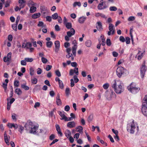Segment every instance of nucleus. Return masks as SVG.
<instances>
[{"label": "nucleus", "mask_w": 147, "mask_h": 147, "mask_svg": "<svg viewBox=\"0 0 147 147\" xmlns=\"http://www.w3.org/2000/svg\"><path fill=\"white\" fill-rule=\"evenodd\" d=\"M112 87L114 89V91L117 94H120L124 90L123 84L120 81L117 82L116 80H114L112 84Z\"/></svg>", "instance_id": "1"}, {"label": "nucleus", "mask_w": 147, "mask_h": 147, "mask_svg": "<svg viewBox=\"0 0 147 147\" xmlns=\"http://www.w3.org/2000/svg\"><path fill=\"white\" fill-rule=\"evenodd\" d=\"M128 90L131 93L135 94L138 92L140 90L139 87H136L135 84L132 83L130 85L127 87Z\"/></svg>", "instance_id": "2"}, {"label": "nucleus", "mask_w": 147, "mask_h": 147, "mask_svg": "<svg viewBox=\"0 0 147 147\" xmlns=\"http://www.w3.org/2000/svg\"><path fill=\"white\" fill-rule=\"evenodd\" d=\"M136 128L134 120H133L131 122L128 124L127 125V130L131 134H134V133Z\"/></svg>", "instance_id": "3"}, {"label": "nucleus", "mask_w": 147, "mask_h": 147, "mask_svg": "<svg viewBox=\"0 0 147 147\" xmlns=\"http://www.w3.org/2000/svg\"><path fill=\"white\" fill-rule=\"evenodd\" d=\"M124 68L121 66L118 67L116 71V74L119 78H121L125 73Z\"/></svg>", "instance_id": "4"}, {"label": "nucleus", "mask_w": 147, "mask_h": 147, "mask_svg": "<svg viewBox=\"0 0 147 147\" xmlns=\"http://www.w3.org/2000/svg\"><path fill=\"white\" fill-rule=\"evenodd\" d=\"M146 71V66L144 63L142 65L140 68V76L143 79H144Z\"/></svg>", "instance_id": "5"}, {"label": "nucleus", "mask_w": 147, "mask_h": 147, "mask_svg": "<svg viewBox=\"0 0 147 147\" xmlns=\"http://www.w3.org/2000/svg\"><path fill=\"white\" fill-rule=\"evenodd\" d=\"M33 123L30 121H28L25 125V130L27 131L29 130L33 126Z\"/></svg>", "instance_id": "6"}, {"label": "nucleus", "mask_w": 147, "mask_h": 147, "mask_svg": "<svg viewBox=\"0 0 147 147\" xmlns=\"http://www.w3.org/2000/svg\"><path fill=\"white\" fill-rule=\"evenodd\" d=\"M55 51L56 53H58L60 47V42L59 41H56L55 42Z\"/></svg>", "instance_id": "7"}, {"label": "nucleus", "mask_w": 147, "mask_h": 147, "mask_svg": "<svg viewBox=\"0 0 147 147\" xmlns=\"http://www.w3.org/2000/svg\"><path fill=\"white\" fill-rule=\"evenodd\" d=\"M102 2H101V3H100L97 6V8L98 9L102 10L105 9L107 7V6L106 5H104V3L103 0H102Z\"/></svg>", "instance_id": "8"}, {"label": "nucleus", "mask_w": 147, "mask_h": 147, "mask_svg": "<svg viewBox=\"0 0 147 147\" xmlns=\"http://www.w3.org/2000/svg\"><path fill=\"white\" fill-rule=\"evenodd\" d=\"M11 53L10 52L8 54L7 57L6 56L4 57L3 59L4 61L5 62H7L10 61L11 59Z\"/></svg>", "instance_id": "9"}, {"label": "nucleus", "mask_w": 147, "mask_h": 147, "mask_svg": "<svg viewBox=\"0 0 147 147\" xmlns=\"http://www.w3.org/2000/svg\"><path fill=\"white\" fill-rule=\"evenodd\" d=\"M75 30L73 28H71L70 31H68L67 32V35L69 37H71L75 33Z\"/></svg>", "instance_id": "10"}, {"label": "nucleus", "mask_w": 147, "mask_h": 147, "mask_svg": "<svg viewBox=\"0 0 147 147\" xmlns=\"http://www.w3.org/2000/svg\"><path fill=\"white\" fill-rule=\"evenodd\" d=\"M18 3L20 4L19 7L21 8H23L26 5V1L24 0H19Z\"/></svg>", "instance_id": "11"}, {"label": "nucleus", "mask_w": 147, "mask_h": 147, "mask_svg": "<svg viewBox=\"0 0 147 147\" xmlns=\"http://www.w3.org/2000/svg\"><path fill=\"white\" fill-rule=\"evenodd\" d=\"M75 126V123L74 121L69 122L67 123V127L70 128L74 127Z\"/></svg>", "instance_id": "12"}, {"label": "nucleus", "mask_w": 147, "mask_h": 147, "mask_svg": "<svg viewBox=\"0 0 147 147\" xmlns=\"http://www.w3.org/2000/svg\"><path fill=\"white\" fill-rule=\"evenodd\" d=\"M97 25L96 26V27L98 29V30L99 31L102 30L103 28H102V25L101 22H97Z\"/></svg>", "instance_id": "13"}, {"label": "nucleus", "mask_w": 147, "mask_h": 147, "mask_svg": "<svg viewBox=\"0 0 147 147\" xmlns=\"http://www.w3.org/2000/svg\"><path fill=\"white\" fill-rule=\"evenodd\" d=\"M109 29L110 31H112L111 34H113L115 33V29L114 28L113 25L111 24H109Z\"/></svg>", "instance_id": "14"}, {"label": "nucleus", "mask_w": 147, "mask_h": 147, "mask_svg": "<svg viewBox=\"0 0 147 147\" xmlns=\"http://www.w3.org/2000/svg\"><path fill=\"white\" fill-rule=\"evenodd\" d=\"M59 115L62 117L60 119L61 120H65V119L66 118V117L64 114L65 112H61L59 111L58 113Z\"/></svg>", "instance_id": "15"}, {"label": "nucleus", "mask_w": 147, "mask_h": 147, "mask_svg": "<svg viewBox=\"0 0 147 147\" xmlns=\"http://www.w3.org/2000/svg\"><path fill=\"white\" fill-rule=\"evenodd\" d=\"M86 18L85 17L82 16L80 17L78 19V22L80 24L83 23L86 20Z\"/></svg>", "instance_id": "16"}, {"label": "nucleus", "mask_w": 147, "mask_h": 147, "mask_svg": "<svg viewBox=\"0 0 147 147\" xmlns=\"http://www.w3.org/2000/svg\"><path fill=\"white\" fill-rule=\"evenodd\" d=\"M95 16L96 17H99V16H100L102 18L105 19H106L107 18V17L105 14L99 12H97L95 13Z\"/></svg>", "instance_id": "17"}, {"label": "nucleus", "mask_w": 147, "mask_h": 147, "mask_svg": "<svg viewBox=\"0 0 147 147\" xmlns=\"http://www.w3.org/2000/svg\"><path fill=\"white\" fill-rule=\"evenodd\" d=\"M37 127L35 126H34L33 127H32L30 130V133L34 134L36 133Z\"/></svg>", "instance_id": "18"}, {"label": "nucleus", "mask_w": 147, "mask_h": 147, "mask_svg": "<svg viewBox=\"0 0 147 147\" xmlns=\"http://www.w3.org/2000/svg\"><path fill=\"white\" fill-rule=\"evenodd\" d=\"M26 83L21 84V87L22 88L24 89L25 90H29V88L28 86H26Z\"/></svg>", "instance_id": "19"}, {"label": "nucleus", "mask_w": 147, "mask_h": 147, "mask_svg": "<svg viewBox=\"0 0 147 147\" xmlns=\"http://www.w3.org/2000/svg\"><path fill=\"white\" fill-rule=\"evenodd\" d=\"M65 134L66 137L67 138H69L70 136V135L71 134V132L70 130L67 129L65 130Z\"/></svg>", "instance_id": "20"}, {"label": "nucleus", "mask_w": 147, "mask_h": 147, "mask_svg": "<svg viewBox=\"0 0 147 147\" xmlns=\"http://www.w3.org/2000/svg\"><path fill=\"white\" fill-rule=\"evenodd\" d=\"M15 92L18 95H20L22 93V92L20 88H17L15 89Z\"/></svg>", "instance_id": "21"}, {"label": "nucleus", "mask_w": 147, "mask_h": 147, "mask_svg": "<svg viewBox=\"0 0 147 147\" xmlns=\"http://www.w3.org/2000/svg\"><path fill=\"white\" fill-rule=\"evenodd\" d=\"M92 42L90 40H87L85 42V44L88 47H90L92 45Z\"/></svg>", "instance_id": "22"}, {"label": "nucleus", "mask_w": 147, "mask_h": 147, "mask_svg": "<svg viewBox=\"0 0 147 147\" xmlns=\"http://www.w3.org/2000/svg\"><path fill=\"white\" fill-rule=\"evenodd\" d=\"M65 25L66 26V28L69 29H71L72 27V24L70 22H67L66 23Z\"/></svg>", "instance_id": "23"}, {"label": "nucleus", "mask_w": 147, "mask_h": 147, "mask_svg": "<svg viewBox=\"0 0 147 147\" xmlns=\"http://www.w3.org/2000/svg\"><path fill=\"white\" fill-rule=\"evenodd\" d=\"M100 37L101 38V42L100 44L103 46H104L105 45V39L103 36H101Z\"/></svg>", "instance_id": "24"}, {"label": "nucleus", "mask_w": 147, "mask_h": 147, "mask_svg": "<svg viewBox=\"0 0 147 147\" xmlns=\"http://www.w3.org/2000/svg\"><path fill=\"white\" fill-rule=\"evenodd\" d=\"M53 44V42L51 41H48L46 42V46L48 48H51Z\"/></svg>", "instance_id": "25"}, {"label": "nucleus", "mask_w": 147, "mask_h": 147, "mask_svg": "<svg viewBox=\"0 0 147 147\" xmlns=\"http://www.w3.org/2000/svg\"><path fill=\"white\" fill-rule=\"evenodd\" d=\"M40 15V14L39 13H35L32 16V18L34 19H36L39 17Z\"/></svg>", "instance_id": "26"}, {"label": "nucleus", "mask_w": 147, "mask_h": 147, "mask_svg": "<svg viewBox=\"0 0 147 147\" xmlns=\"http://www.w3.org/2000/svg\"><path fill=\"white\" fill-rule=\"evenodd\" d=\"M8 137L10 138V136H4V140L5 142L8 145H9V140L8 139Z\"/></svg>", "instance_id": "27"}, {"label": "nucleus", "mask_w": 147, "mask_h": 147, "mask_svg": "<svg viewBox=\"0 0 147 147\" xmlns=\"http://www.w3.org/2000/svg\"><path fill=\"white\" fill-rule=\"evenodd\" d=\"M78 6L79 7H80L81 6V3L80 1L78 2H75L73 4V6L74 7H76V6Z\"/></svg>", "instance_id": "28"}, {"label": "nucleus", "mask_w": 147, "mask_h": 147, "mask_svg": "<svg viewBox=\"0 0 147 147\" xmlns=\"http://www.w3.org/2000/svg\"><path fill=\"white\" fill-rule=\"evenodd\" d=\"M32 46V44L30 42H28L26 43L25 44V47H26V48L29 49V48L31 47Z\"/></svg>", "instance_id": "29"}, {"label": "nucleus", "mask_w": 147, "mask_h": 147, "mask_svg": "<svg viewBox=\"0 0 147 147\" xmlns=\"http://www.w3.org/2000/svg\"><path fill=\"white\" fill-rule=\"evenodd\" d=\"M36 7L34 6L31 7L30 9V12L31 13H33L35 12L36 10Z\"/></svg>", "instance_id": "30"}, {"label": "nucleus", "mask_w": 147, "mask_h": 147, "mask_svg": "<svg viewBox=\"0 0 147 147\" xmlns=\"http://www.w3.org/2000/svg\"><path fill=\"white\" fill-rule=\"evenodd\" d=\"M14 85L15 87H18L20 85V82L18 80H15L14 81Z\"/></svg>", "instance_id": "31"}, {"label": "nucleus", "mask_w": 147, "mask_h": 147, "mask_svg": "<svg viewBox=\"0 0 147 147\" xmlns=\"http://www.w3.org/2000/svg\"><path fill=\"white\" fill-rule=\"evenodd\" d=\"M77 47H72V52L73 55L75 57L76 54V50L77 49Z\"/></svg>", "instance_id": "32"}, {"label": "nucleus", "mask_w": 147, "mask_h": 147, "mask_svg": "<svg viewBox=\"0 0 147 147\" xmlns=\"http://www.w3.org/2000/svg\"><path fill=\"white\" fill-rule=\"evenodd\" d=\"M77 129V131L81 133V132H82L83 127L82 126H79L76 128Z\"/></svg>", "instance_id": "33"}, {"label": "nucleus", "mask_w": 147, "mask_h": 147, "mask_svg": "<svg viewBox=\"0 0 147 147\" xmlns=\"http://www.w3.org/2000/svg\"><path fill=\"white\" fill-rule=\"evenodd\" d=\"M65 93L67 96H69L70 94V89L69 88H66L65 90Z\"/></svg>", "instance_id": "34"}, {"label": "nucleus", "mask_w": 147, "mask_h": 147, "mask_svg": "<svg viewBox=\"0 0 147 147\" xmlns=\"http://www.w3.org/2000/svg\"><path fill=\"white\" fill-rule=\"evenodd\" d=\"M40 9L41 12L43 11H46L47 10V8L45 6H42L40 7Z\"/></svg>", "instance_id": "35"}, {"label": "nucleus", "mask_w": 147, "mask_h": 147, "mask_svg": "<svg viewBox=\"0 0 147 147\" xmlns=\"http://www.w3.org/2000/svg\"><path fill=\"white\" fill-rule=\"evenodd\" d=\"M58 83L59 88L61 89H63L64 88V85L63 82L61 80Z\"/></svg>", "instance_id": "36"}, {"label": "nucleus", "mask_w": 147, "mask_h": 147, "mask_svg": "<svg viewBox=\"0 0 147 147\" xmlns=\"http://www.w3.org/2000/svg\"><path fill=\"white\" fill-rule=\"evenodd\" d=\"M117 9V8L115 6H111L109 8V10L110 11H115Z\"/></svg>", "instance_id": "37"}, {"label": "nucleus", "mask_w": 147, "mask_h": 147, "mask_svg": "<svg viewBox=\"0 0 147 147\" xmlns=\"http://www.w3.org/2000/svg\"><path fill=\"white\" fill-rule=\"evenodd\" d=\"M19 129L18 131L20 132L21 134L22 133V131L24 129V127L22 126V125L19 126Z\"/></svg>", "instance_id": "38"}, {"label": "nucleus", "mask_w": 147, "mask_h": 147, "mask_svg": "<svg viewBox=\"0 0 147 147\" xmlns=\"http://www.w3.org/2000/svg\"><path fill=\"white\" fill-rule=\"evenodd\" d=\"M93 115H90L88 117V121L89 122H90L92 120L93 118Z\"/></svg>", "instance_id": "39"}, {"label": "nucleus", "mask_w": 147, "mask_h": 147, "mask_svg": "<svg viewBox=\"0 0 147 147\" xmlns=\"http://www.w3.org/2000/svg\"><path fill=\"white\" fill-rule=\"evenodd\" d=\"M31 81L32 83L34 84H36L37 83V80L36 78H34V79H31Z\"/></svg>", "instance_id": "40"}, {"label": "nucleus", "mask_w": 147, "mask_h": 147, "mask_svg": "<svg viewBox=\"0 0 147 147\" xmlns=\"http://www.w3.org/2000/svg\"><path fill=\"white\" fill-rule=\"evenodd\" d=\"M73 78L75 83H77L79 81V79L78 78L77 76L76 75H74L73 76Z\"/></svg>", "instance_id": "41"}, {"label": "nucleus", "mask_w": 147, "mask_h": 147, "mask_svg": "<svg viewBox=\"0 0 147 147\" xmlns=\"http://www.w3.org/2000/svg\"><path fill=\"white\" fill-rule=\"evenodd\" d=\"M52 18L54 20L57 19L58 17V14L57 13H55L52 15Z\"/></svg>", "instance_id": "42"}, {"label": "nucleus", "mask_w": 147, "mask_h": 147, "mask_svg": "<svg viewBox=\"0 0 147 147\" xmlns=\"http://www.w3.org/2000/svg\"><path fill=\"white\" fill-rule=\"evenodd\" d=\"M111 40L109 38H108L106 40V44L108 46H110L111 45Z\"/></svg>", "instance_id": "43"}, {"label": "nucleus", "mask_w": 147, "mask_h": 147, "mask_svg": "<svg viewBox=\"0 0 147 147\" xmlns=\"http://www.w3.org/2000/svg\"><path fill=\"white\" fill-rule=\"evenodd\" d=\"M24 59L27 62H32L33 61V59L32 58H25Z\"/></svg>", "instance_id": "44"}, {"label": "nucleus", "mask_w": 147, "mask_h": 147, "mask_svg": "<svg viewBox=\"0 0 147 147\" xmlns=\"http://www.w3.org/2000/svg\"><path fill=\"white\" fill-rule=\"evenodd\" d=\"M11 2V1L10 0H8L6 1L5 2V7H9L10 5V3Z\"/></svg>", "instance_id": "45"}, {"label": "nucleus", "mask_w": 147, "mask_h": 147, "mask_svg": "<svg viewBox=\"0 0 147 147\" xmlns=\"http://www.w3.org/2000/svg\"><path fill=\"white\" fill-rule=\"evenodd\" d=\"M109 86V85L108 83H106L104 84L103 86V88L105 89H107Z\"/></svg>", "instance_id": "46"}, {"label": "nucleus", "mask_w": 147, "mask_h": 147, "mask_svg": "<svg viewBox=\"0 0 147 147\" xmlns=\"http://www.w3.org/2000/svg\"><path fill=\"white\" fill-rule=\"evenodd\" d=\"M41 61L42 62L44 63H47L48 61L47 59L44 57H42Z\"/></svg>", "instance_id": "47"}, {"label": "nucleus", "mask_w": 147, "mask_h": 147, "mask_svg": "<svg viewBox=\"0 0 147 147\" xmlns=\"http://www.w3.org/2000/svg\"><path fill=\"white\" fill-rule=\"evenodd\" d=\"M30 74L32 76L34 74V70L32 67H31L30 69Z\"/></svg>", "instance_id": "48"}, {"label": "nucleus", "mask_w": 147, "mask_h": 147, "mask_svg": "<svg viewBox=\"0 0 147 147\" xmlns=\"http://www.w3.org/2000/svg\"><path fill=\"white\" fill-rule=\"evenodd\" d=\"M126 39V43L127 44H129L130 42V39L129 37H125Z\"/></svg>", "instance_id": "49"}, {"label": "nucleus", "mask_w": 147, "mask_h": 147, "mask_svg": "<svg viewBox=\"0 0 147 147\" xmlns=\"http://www.w3.org/2000/svg\"><path fill=\"white\" fill-rule=\"evenodd\" d=\"M70 86L71 87H73L74 86L75 82L74 81V80L73 79H71L70 80Z\"/></svg>", "instance_id": "50"}, {"label": "nucleus", "mask_w": 147, "mask_h": 147, "mask_svg": "<svg viewBox=\"0 0 147 147\" xmlns=\"http://www.w3.org/2000/svg\"><path fill=\"white\" fill-rule=\"evenodd\" d=\"M119 40L122 42H124L125 41V39L123 36H121L119 37Z\"/></svg>", "instance_id": "51"}, {"label": "nucleus", "mask_w": 147, "mask_h": 147, "mask_svg": "<svg viewBox=\"0 0 147 147\" xmlns=\"http://www.w3.org/2000/svg\"><path fill=\"white\" fill-rule=\"evenodd\" d=\"M55 73L56 75L58 77H60L61 76V74L59 70H56Z\"/></svg>", "instance_id": "52"}, {"label": "nucleus", "mask_w": 147, "mask_h": 147, "mask_svg": "<svg viewBox=\"0 0 147 147\" xmlns=\"http://www.w3.org/2000/svg\"><path fill=\"white\" fill-rule=\"evenodd\" d=\"M135 19V18L133 16H131L129 17L128 19V21H133Z\"/></svg>", "instance_id": "53"}, {"label": "nucleus", "mask_w": 147, "mask_h": 147, "mask_svg": "<svg viewBox=\"0 0 147 147\" xmlns=\"http://www.w3.org/2000/svg\"><path fill=\"white\" fill-rule=\"evenodd\" d=\"M56 103L57 105H61L62 104L61 101L60 99L57 100Z\"/></svg>", "instance_id": "54"}, {"label": "nucleus", "mask_w": 147, "mask_h": 147, "mask_svg": "<svg viewBox=\"0 0 147 147\" xmlns=\"http://www.w3.org/2000/svg\"><path fill=\"white\" fill-rule=\"evenodd\" d=\"M74 73H75L76 75H78L79 74L78 69L77 67H75L74 69Z\"/></svg>", "instance_id": "55"}, {"label": "nucleus", "mask_w": 147, "mask_h": 147, "mask_svg": "<svg viewBox=\"0 0 147 147\" xmlns=\"http://www.w3.org/2000/svg\"><path fill=\"white\" fill-rule=\"evenodd\" d=\"M21 64L22 65H26V61L25 59L22 60L21 61Z\"/></svg>", "instance_id": "56"}, {"label": "nucleus", "mask_w": 147, "mask_h": 147, "mask_svg": "<svg viewBox=\"0 0 147 147\" xmlns=\"http://www.w3.org/2000/svg\"><path fill=\"white\" fill-rule=\"evenodd\" d=\"M52 67V66L51 65H47L46 68V70L47 71L50 70Z\"/></svg>", "instance_id": "57"}, {"label": "nucleus", "mask_w": 147, "mask_h": 147, "mask_svg": "<svg viewBox=\"0 0 147 147\" xmlns=\"http://www.w3.org/2000/svg\"><path fill=\"white\" fill-rule=\"evenodd\" d=\"M108 137L109 138L111 142L112 143L114 142V140L113 138L110 135H108Z\"/></svg>", "instance_id": "58"}, {"label": "nucleus", "mask_w": 147, "mask_h": 147, "mask_svg": "<svg viewBox=\"0 0 147 147\" xmlns=\"http://www.w3.org/2000/svg\"><path fill=\"white\" fill-rule=\"evenodd\" d=\"M44 25V23L42 22L39 21L38 24V26L39 27H43Z\"/></svg>", "instance_id": "59"}, {"label": "nucleus", "mask_w": 147, "mask_h": 147, "mask_svg": "<svg viewBox=\"0 0 147 147\" xmlns=\"http://www.w3.org/2000/svg\"><path fill=\"white\" fill-rule=\"evenodd\" d=\"M70 107L69 105H67L65 107V110L66 111H68L70 110Z\"/></svg>", "instance_id": "60"}, {"label": "nucleus", "mask_w": 147, "mask_h": 147, "mask_svg": "<svg viewBox=\"0 0 147 147\" xmlns=\"http://www.w3.org/2000/svg\"><path fill=\"white\" fill-rule=\"evenodd\" d=\"M55 30L57 31H59L60 30V28L58 25L57 24L55 26Z\"/></svg>", "instance_id": "61"}, {"label": "nucleus", "mask_w": 147, "mask_h": 147, "mask_svg": "<svg viewBox=\"0 0 147 147\" xmlns=\"http://www.w3.org/2000/svg\"><path fill=\"white\" fill-rule=\"evenodd\" d=\"M7 84L4 83H3L2 87L5 90H6L7 89Z\"/></svg>", "instance_id": "62"}, {"label": "nucleus", "mask_w": 147, "mask_h": 147, "mask_svg": "<svg viewBox=\"0 0 147 147\" xmlns=\"http://www.w3.org/2000/svg\"><path fill=\"white\" fill-rule=\"evenodd\" d=\"M46 20L49 22H51V21L52 18L50 16H47L46 17Z\"/></svg>", "instance_id": "63"}, {"label": "nucleus", "mask_w": 147, "mask_h": 147, "mask_svg": "<svg viewBox=\"0 0 147 147\" xmlns=\"http://www.w3.org/2000/svg\"><path fill=\"white\" fill-rule=\"evenodd\" d=\"M80 135V134L79 133H77L74 135V138L78 139L79 138Z\"/></svg>", "instance_id": "64"}]
</instances>
